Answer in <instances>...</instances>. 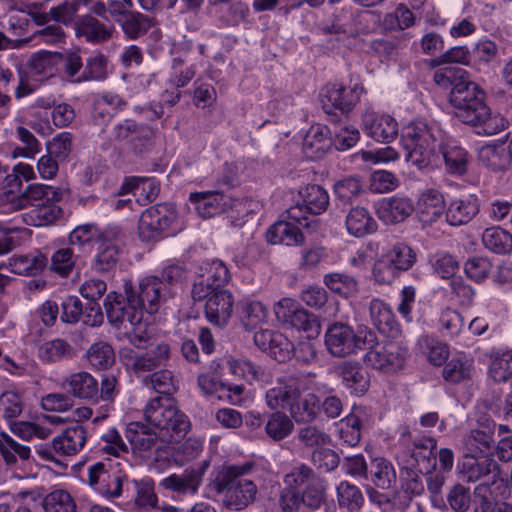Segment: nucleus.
<instances>
[{"instance_id": "f8f14e48", "label": "nucleus", "mask_w": 512, "mask_h": 512, "mask_svg": "<svg viewBox=\"0 0 512 512\" xmlns=\"http://www.w3.org/2000/svg\"><path fill=\"white\" fill-rule=\"evenodd\" d=\"M176 219V213L169 204L151 206L142 212L138 223V234L142 241L156 240Z\"/></svg>"}, {"instance_id": "0eeeda50", "label": "nucleus", "mask_w": 512, "mask_h": 512, "mask_svg": "<svg viewBox=\"0 0 512 512\" xmlns=\"http://www.w3.org/2000/svg\"><path fill=\"white\" fill-rule=\"evenodd\" d=\"M401 144L405 158L418 169L432 164L435 157L436 136L434 129L424 121H415L403 127Z\"/></svg>"}, {"instance_id": "c85d7f7f", "label": "nucleus", "mask_w": 512, "mask_h": 512, "mask_svg": "<svg viewBox=\"0 0 512 512\" xmlns=\"http://www.w3.org/2000/svg\"><path fill=\"white\" fill-rule=\"evenodd\" d=\"M190 201L203 218L213 217L234 207L231 194H190Z\"/></svg>"}, {"instance_id": "864d4df0", "label": "nucleus", "mask_w": 512, "mask_h": 512, "mask_svg": "<svg viewBox=\"0 0 512 512\" xmlns=\"http://www.w3.org/2000/svg\"><path fill=\"white\" fill-rule=\"evenodd\" d=\"M0 454L8 465L16 463L17 456L22 460L30 457V448L17 443L9 434L0 433Z\"/></svg>"}, {"instance_id": "7ed1b4c3", "label": "nucleus", "mask_w": 512, "mask_h": 512, "mask_svg": "<svg viewBox=\"0 0 512 512\" xmlns=\"http://www.w3.org/2000/svg\"><path fill=\"white\" fill-rule=\"evenodd\" d=\"M307 377L296 370H288L278 377L275 386L265 393L270 409H287L290 417L298 424L312 423L320 412V401L314 393L302 396L306 389Z\"/></svg>"}, {"instance_id": "a211bd4d", "label": "nucleus", "mask_w": 512, "mask_h": 512, "mask_svg": "<svg viewBox=\"0 0 512 512\" xmlns=\"http://www.w3.org/2000/svg\"><path fill=\"white\" fill-rule=\"evenodd\" d=\"M88 483L106 497H118L122 492L121 475L103 462H97L88 468Z\"/></svg>"}, {"instance_id": "338daca9", "label": "nucleus", "mask_w": 512, "mask_h": 512, "mask_svg": "<svg viewBox=\"0 0 512 512\" xmlns=\"http://www.w3.org/2000/svg\"><path fill=\"white\" fill-rule=\"evenodd\" d=\"M267 317L266 307L259 301H248L242 306L241 320L247 329L255 328Z\"/></svg>"}, {"instance_id": "c03bdc74", "label": "nucleus", "mask_w": 512, "mask_h": 512, "mask_svg": "<svg viewBox=\"0 0 512 512\" xmlns=\"http://www.w3.org/2000/svg\"><path fill=\"white\" fill-rule=\"evenodd\" d=\"M482 242L496 254H507L512 250V235L500 227L487 228L482 234Z\"/></svg>"}, {"instance_id": "cd10ccee", "label": "nucleus", "mask_w": 512, "mask_h": 512, "mask_svg": "<svg viewBox=\"0 0 512 512\" xmlns=\"http://www.w3.org/2000/svg\"><path fill=\"white\" fill-rule=\"evenodd\" d=\"M461 472L468 482H477L485 478H491L494 482L499 474V465L489 456H484L482 460H478L477 456H464Z\"/></svg>"}, {"instance_id": "0e129e2a", "label": "nucleus", "mask_w": 512, "mask_h": 512, "mask_svg": "<svg viewBox=\"0 0 512 512\" xmlns=\"http://www.w3.org/2000/svg\"><path fill=\"white\" fill-rule=\"evenodd\" d=\"M471 61V53L467 46H455L431 61V66L437 67L445 64H461L469 65Z\"/></svg>"}, {"instance_id": "1a4fd4ad", "label": "nucleus", "mask_w": 512, "mask_h": 512, "mask_svg": "<svg viewBox=\"0 0 512 512\" xmlns=\"http://www.w3.org/2000/svg\"><path fill=\"white\" fill-rule=\"evenodd\" d=\"M123 291L132 298V303L148 314L157 313L160 308L173 296V292L165 282H161L158 276H146L134 284L131 280H125Z\"/></svg>"}, {"instance_id": "4468645a", "label": "nucleus", "mask_w": 512, "mask_h": 512, "mask_svg": "<svg viewBox=\"0 0 512 512\" xmlns=\"http://www.w3.org/2000/svg\"><path fill=\"white\" fill-rule=\"evenodd\" d=\"M121 230L118 227H109L101 232L97 242L93 268L100 273L112 271L120 258Z\"/></svg>"}, {"instance_id": "423d86ee", "label": "nucleus", "mask_w": 512, "mask_h": 512, "mask_svg": "<svg viewBox=\"0 0 512 512\" xmlns=\"http://www.w3.org/2000/svg\"><path fill=\"white\" fill-rule=\"evenodd\" d=\"M145 421L159 430L168 441L184 437L190 428L188 417L173 403L171 397H155L144 409Z\"/></svg>"}, {"instance_id": "39448f33", "label": "nucleus", "mask_w": 512, "mask_h": 512, "mask_svg": "<svg viewBox=\"0 0 512 512\" xmlns=\"http://www.w3.org/2000/svg\"><path fill=\"white\" fill-rule=\"evenodd\" d=\"M254 464L246 462L240 465H225L215 471L210 487L223 497L226 507L241 510L252 504L258 494V487L246 476Z\"/></svg>"}, {"instance_id": "473e14b6", "label": "nucleus", "mask_w": 512, "mask_h": 512, "mask_svg": "<svg viewBox=\"0 0 512 512\" xmlns=\"http://www.w3.org/2000/svg\"><path fill=\"white\" fill-rule=\"evenodd\" d=\"M118 25L128 40H137L145 36L155 24V18L133 10L125 18L117 19Z\"/></svg>"}, {"instance_id": "412c9836", "label": "nucleus", "mask_w": 512, "mask_h": 512, "mask_svg": "<svg viewBox=\"0 0 512 512\" xmlns=\"http://www.w3.org/2000/svg\"><path fill=\"white\" fill-rule=\"evenodd\" d=\"M413 211V201L403 194L384 198L376 205L377 216L385 224L403 222Z\"/></svg>"}, {"instance_id": "bb28decb", "label": "nucleus", "mask_w": 512, "mask_h": 512, "mask_svg": "<svg viewBox=\"0 0 512 512\" xmlns=\"http://www.w3.org/2000/svg\"><path fill=\"white\" fill-rule=\"evenodd\" d=\"M86 440V429L82 425L75 424L54 437L52 447L60 455L71 456L77 454L84 447Z\"/></svg>"}, {"instance_id": "774afa93", "label": "nucleus", "mask_w": 512, "mask_h": 512, "mask_svg": "<svg viewBox=\"0 0 512 512\" xmlns=\"http://www.w3.org/2000/svg\"><path fill=\"white\" fill-rule=\"evenodd\" d=\"M334 135L332 137V145L339 151H345L358 142L360 138V133L358 129L349 126H338V124L334 125V130L332 131Z\"/></svg>"}, {"instance_id": "13d9d810", "label": "nucleus", "mask_w": 512, "mask_h": 512, "mask_svg": "<svg viewBox=\"0 0 512 512\" xmlns=\"http://www.w3.org/2000/svg\"><path fill=\"white\" fill-rule=\"evenodd\" d=\"M384 255L389 260H392L393 267L398 268L400 272L409 270L416 260V254L413 249L404 243L395 244Z\"/></svg>"}, {"instance_id": "bf43d9fd", "label": "nucleus", "mask_w": 512, "mask_h": 512, "mask_svg": "<svg viewBox=\"0 0 512 512\" xmlns=\"http://www.w3.org/2000/svg\"><path fill=\"white\" fill-rule=\"evenodd\" d=\"M24 409V401L22 394L14 391L7 390L0 395V410L3 417L7 420H12L21 415Z\"/></svg>"}, {"instance_id": "58836bf2", "label": "nucleus", "mask_w": 512, "mask_h": 512, "mask_svg": "<svg viewBox=\"0 0 512 512\" xmlns=\"http://www.w3.org/2000/svg\"><path fill=\"white\" fill-rule=\"evenodd\" d=\"M346 228L349 234L364 237L374 233L378 225L367 209L355 207L346 216Z\"/></svg>"}, {"instance_id": "6e6d98bb", "label": "nucleus", "mask_w": 512, "mask_h": 512, "mask_svg": "<svg viewBox=\"0 0 512 512\" xmlns=\"http://www.w3.org/2000/svg\"><path fill=\"white\" fill-rule=\"evenodd\" d=\"M298 441L307 448L317 449L330 443V436L316 425L310 423L297 431Z\"/></svg>"}, {"instance_id": "7c9ffc66", "label": "nucleus", "mask_w": 512, "mask_h": 512, "mask_svg": "<svg viewBox=\"0 0 512 512\" xmlns=\"http://www.w3.org/2000/svg\"><path fill=\"white\" fill-rule=\"evenodd\" d=\"M264 414V431L274 442H280L289 437L294 431V422L290 415L279 409Z\"/></svg>"}, {"instance_id": "69168bd1", "label": "nucleus", "mask_w": 512, "mask_h": 512, "mask_svg": "<svg viewBox=\"0 0 512 512\" xmlns=\"http://www.w3.org/2000/svg\"><path fill=\"white\" fill-rule=\"evenodd\" d=\"M58 57L57 72L62 68L70 82L78 83L76 79L84 67L80 54L78 52L58 53Z\"/></svg>"}, {"instance_id": "3c124183", "label": "nucleus", "mask_w": 512, "mask_h": 512, "mask_svg": "<svg viewBox=\"0 0 512 512\" xmlns=\"http://www.w3.org/2000/svg\"><path fill=\"white\" fill-rule=\"evenodd\" d=\"M323 281L332 292L344 297H349L358 290L356 279L345 273L326 274Z\"/></svg>"}, {"instance_id": "de8ad7c7", "label": "nucleus", "mask_w": 512, "mask_h": 512, "mask_svg": "<svg viewBox=\"0 0 512 512\" xmlns=\"http://www.w3.org/2000/svg\"><path fill=\"white\" fill-rule=\"evenodd\" d=\"M368 479L381 489H389L396 482V472L391 462L378 458L371 462Z\"/></svg>"}, {"instance_id": "f257e3e1", "label": "nucleus", "mask_w": 512, "mask_h": 512, "mask_svg": "<svg viewBox=\"0 0 512 512\" xmlns=\"http://www.w3.org/2000/svg\"><path fill=\"white\" fill-rule=\"evenodd\" d=\"M434 81L442 88H450L449 101L456 117L465 124L481 126L484 135H494L505 130L509 122L500 115H491L486 104V94L478 84L468 79L467 72L459 67H444L434 73Z\"/></svg>"}, {"instance_id": "5701e85b", "label": "nucleus", "mask_w": 512, "mask_h": 512, "mask_svg": "<svg viewBox=\"0 0 512 512\" xmlns=\"http://www.w3.org/2000/svg\"><path fill=\"white\" fill-rule=\"evenodd\" d=\"M407 437L412 446V458L417 463L419 471L423 473V470L434 469L436 466V439L420 432H408Z\"/></svg>"}, {"instance_id": "a878e982", "label": "nucleus", "mask_w": 512, "mask_h": 512, "mask_svg": "<svg viewBox=\"0 0 512 512\" xmlns=\"http://www.w3.org/2000/svg\"><path fill=\"white\" fill-rule=\"evenodd\" d=\"M67 392L81 400L98 401V380L86 371H80L69 375L64 381Z\"/></svg>"}, {"instance_id": "603ef678", "label": "nucleus", "mask_w": 512, "mask_h": 512, "mask_svg": "<svg viewBox=\"0 0 512 512\" xmlns=\"http://www.w3.org/2000/svg\"><path fill=\"white\" fill-rule=\"evenodd\" d=\"M136 490L135 504L141 509H152L158 503V497L155 493V484L152 478L144 477L139 480H133Z\"/></svg>"}, {"instance_id": "37998d69", "label": "nucleus", "mask_w": 512, "mask_h": 512, "mask_svg": "<svg viewBox=\"0 0 512 512\" xmlns=\"http://www.w3.org/2000/svg\"><path fill=\"white\" fill-rule=\"evenodd\" d=\"M337 502L341 509L358 512L364 503V496L356 485L342 481L336 488Z\"/></svg>"}, {"instance_id": "f704fd0d", "label": "nucleus", "mask_w": 512, "mask_h": 512, "mask_svg": "<svg viewBox=\"0 0 512 512\" xmlns=\"http://www.w3.org/2000/svg\"><path fill=\"white\" fill-rule=\"evenodd\" d=\"M370 316L379 332L388 336L398 333V324L391 308L380 299H373L369 305Z\"/></svg>"}, {"instance_id": "2f4dec72", "label": "nucleus", "mask_w": 512, "mask_h": 512, "mask_svg": "<svg viewBox=\"0 0 512 512\" xmlns=\"http://www.w3.org/2000/svg\"><path fill=\"white\" fill-rule=\"evenodd\" d=\"M343 384L352 394H363L369 386L367 373L357 362L345 361L338 367Z\"/></svg>"}, {"instance_id": "2eb2a0df", "label": "nucleus", "mask_w": 512, "mask_h": 512, "mask_svg": "<svg viewBox=\"0 0 512 512\" xmlns=\"http://www.w3.org/2000/svg\"><path fill=\"white\" fill-rule=\"evenodd\" d=\"M125 436L133 451L145 458L150 457L153 451L160 450L165 443L169 442L163 434L152 430L142 422H131Z\"/></svg>"}, {"instance_id": "aec40b11", "label": "nucleus", "mask_w": 512, "mask_h": 512, "mask_svg": "<svg viewBox=\"0 0 512 512\" xmlns=\"http://www.w3.org/2000/svg\"><path fill=\"white\" fill-rule=\"evenodd\" d=\"M362 129L375 141L389 143L398 134V123L389 115H378L374 111L366 110L362 115Z\"/></svg>"}, {"instance_id": "49530a36", "label": "nucleus", "mask_w": 512, "mask_h": 512, "mask_svg": "<svg viewBox=\"0 0 512 512\" xmlns=\"http://www.w3.org/2000/svg\"><path fill=\"white\" fill-rule=\"evenodd\" d=\"M44 512H77V505L71 494L63 489L48 493L42 501Z\"/></svg>"}, {"instance_id": "a18cd8bd", "label": "nucleus", "mask_w": 512, "mask_h": 512, "mask_svg": "<svg viewBox=\"0 0 512 512\" xmlns=\"http://www.w3.org/2000/svg\"><path fill=\"white\" fill-rule=\"evenodd\" d=\"M108 75V57L103 53L91 55L85 63L82 73L77 77L78 83L102 81Z\"/></svg>"}, {"instance_id": "ddd939ff", "label": "nucleus", "mask_w": 512, "mask_h": 512, "mask_svg": "<svg viewBox=\"0 0 512 512\" xmlns=\"http://www.w3.org/2000/svg\"><path fill=\"white\" fill-rule=\"evenodd\" d=\"M327 350L335 357H346L363 349L365 341L346 323L331 324L325 333Z\"/></svg>"}, {"instance_id": "4be33fe9", "label": "nucleus", "mask_w": 512, "mask_h": 512, "mask_svg": "<svg viewBox=\"0 0 512 512\" xmlns=\"http://www.w3.org/2000/svg\"><path fill=\"white\" fill-rule=\"evenodd\" d=\"M234 297L229 290H218L206 301L205 316L207 320L218 327L228 324L233 312Z\"/></svg>"}, {"instance_id": "9d476101", "label": "nucleus", "mask_w": 512, "mask_h": 512, "mask_svg": "<svg viewBox=\"0 0 512 512\" xmlns=\"http://www.w3.org/2000/svg\"><path fill=\"white\" fill-rule=\"evenodd\" d=\"M129 294L109 292L104 299V308L108 322L115 328H127L141 324L143 313L141 309L132 303Z\"/></svg>"}, {"instance_id": "a19ab883", "label": "nucleus", "mask_w": 512, "mask_h": 512, "mask_svg": "<svg viewBox=\"0 0 512 512\" xmlns=\"http://www.w3.org/2000/svg\"><path fill=\"white\" fill-rule=\"evenodd\" d=\"M491 166L497 169H506L512 165V133L507 134L506 140L489 145L482 149Z\"/></svg>"}, {"instance_id": "72a5a7b5", "label": "nucleus", "mask_w": 512, "mask_h": 512, "mask_svg": "<svg viewBox=\"0 0 512 512\" xmlns=\"http://www.w3.org/2000/svg\"><path fill=\"white\" fill-rule=\"evenodd\" d=\"M479 211V204L474 195H468L463 199H457L450 203L446 220L452 226L468 223Z\"/></svg>"}, {"instance_id": "680f3d73", "label": "nucleus", "mask_w": 512, "mask_h": 512, "mask_svg": "<svg viewBox=\"0 0 512 512\" xmlns=\"http://www.w3.org/2000/svg\"><path fill=\"white\" fill-rule=\"evenodd\" d=\"M203 277L210 282L216 291L225 290L226 286L231 280V274L227 266L221 260H213L208 264L206 273L202 274Z\"/></svg>"}, {"instance_id": "f3484780", "label": "nucleus", "mask_w": 512, "mask_h": 512, "mask_svg": "<svg viewBox=\"0 0 512 512\" xmlns=\"http://www.w3.org/2000/svg\"><path fill=\"white\" fill-rule=\"evenodd\" d=\"M478 428L470 430L463 439L464 456H490L495 450V423L490 419L478 421Z\"/></svg>"}, {"instance_id": "79ce46f5", "label": "nucleus", "mask_w": 512, "mask_h": 512, "mask_svg": "<svg viewBox=\"0 0 512 512\" xmlns=\"http://www.w3.org/2000/svg\"><path fill=\"white\" fill-rule=\"evenodd\" d=\"M472 371L473 364L471 360L465 357H454L445 364L442 376L445 381L451 384H459L470 380Z\"/></svg>"}, {"instance_id": "09e8293b", "label": "nucleus", "mask_w": 512, "mask_h": 512, "mask_svg": "<svg viewBox=\"0 0 512 512\" xmlns=\"http://www.w3.org/2000/svg\"><path fill=\"white\" fill-rule=\"evenodd\" d=\"M441 153L449 173L462 175L466 172L468 154L465 149L456 144H446L441 147Z\"/></svg>"}, {"instance_id": "393cba45", "label": "nucleus", "mask_w": 512, "mask_h": 512, "mask_svg": "<svg viewBox=\"0 0 512 512\" xmlns=\"http://www.w3.org/2000/svg\"><path fill=\"white\" fill-rule=\"evenodd\" d=\"M331 147L332 131L325 125H313L305 135L303 151L312 160L323 158Z\"/></svg>"}, {"instance_id": "20e7f679", "label": "nucleus", "mask_w": 512, "mask_h": 512, "mask_svg": "<svg viewBox=\"0 0 512 512\" xmlns=\"http://www.w3.org/2000/svg\"><path fill=\"white\" fill-rule=\"evenodd\" d=\"M284 484L279 498L284 512H315L327 503V481L306 464L292 467Z\"/></svg>"}, {"instance_id": "dca6fc26", "label": "nucleus", "mask_w": 512, "mask_h": 512, "mask_svg": "<svg viewBox=\"0 0 512 512\" xmlns=\"http://www.w3.org/2000/svg\"><path fill=\"white\" fill-rule=\"evenodd\" d=\"M407 349L397 342L377 343L364 356L366 365L377 370L390 371L403 365Z\"/></svg>"}, {"instance_id": "b1692460", "label": "nucleus", "mask_w": 512, "mask_h": 512, "mask_svg": "<svg viewBox=\"0 0 512 512\" xmlns=\"http://www.w3.org/2000/svg\"><path fill=\"white\" fill-rule=\"evenodd\" d=\"M75 33L78 37H84L89 43L102 44L113 37L115 27L111 23H103L97 18L86 14L75 21Z\"/></svg>"}, {"instance_id": "c756f323", "label": "nucleus", "mask_w": 512, "mask_h": 512, "mask_svg": "<svg viewBox=\"0 0 512 512\" xmlns=\"http://www.w3.org/2000/svg\"><path fill=\"white\" fill-rule=\"evenodd\" d=\"M58 52L34 53L27 63V74L31 80L43 82L57 74Z\"/></svg>"}, {"instance_id": "4d7b16f0", "label": "nucleus", "mask_w": 512, "mask_h": 512, "mask_svg": "<svg viewBox=\"0 0 512 512\" xmlns=\"http://www.w3.org/2000/svg\"><path fill=\"white\" fill-rule=\"evenodd\" d=\"M10 429L13 434L25 441H29L34 437L46 439L52 433L50 428L28 421L10 422Z\"/></svg>"}, {"instance_id": "9b49d317", "label": "nucleus", "mask_w": 512, "mask_h": 512, "mask_svg": "<svg viewBox=\"0 0 512 512\" xmlns=\"http://www.w3.org/2000/svg\"><path fill=\"white\" fill-rule=\"evenodd\" d=\"M113 136L119 142H126L131 152L143 155L150 152L154 146V130L145 124L125 119L113 128Z\"/></svg>"}, {"instance_id": "6ab92c4d", "label": "nucleus", "mask_w": 512, "mask_h": 512, "mask_svg": "<svg viewBox=\"0 0 512 512\" xmlns=\"http://www.w3.org/2000/svg\"><path fill=\"white\" fill-rule=\"evenodd\" d=\"M210 466L209 460L202 461L197 467L186 469L181 475L172 474L161 480L160 486L180 494H196L202 478Z\"/></svg>"}, {"instance_id": "052dcab7", "label": "nucleus", "mask_w": 512, "mask_h": 512, "mask_svg": "<svg viewBox=\"0 0 512 512\" xmlns=\"http://www.w3.org/2000/svg\"><path fill=\"white\" fill-rule=\"evenodd\" d=\"M131 330L127 332V338L129 343L137 350H150L160 341H156V338L152 331L141 324L130 326Z\"/></svg>"}, {"instance_id": "6e6552de", "label": "nucleus", "mask_w": 512, "mask_h": 512, "mask_svg": "<svg viewBox=\"0 0 512 512\" xmlns=\"http://www.w3.org/2000/svg\"><path fill=\"white\" fill-rule=\"evenodd\" d=\"M365 89L361 83L344 85L342 83L328 84L320 94V102L327 120L333 124H340L347 119L350 112L360 102Z\"/></svg>"}, {"instance_id": "e433bc0d", "label": "nucleus", "mask_w": 512, "mask_h": 512, "mask_svg": "<svg viewBox=\"0 0 512 512\" xmlns=\"http://www.w3.org/2000/svg\"><path fill=\"white\" fill-rule=\"evenodd\" d=\"M47 257L39 251L27 255H14L9 259L11 271L15 274L36 276L47 266Z\"/></svg>"}, {"instance_id": "f03ea898", "label": "nucleus", "mask_w": 512, "mask_h": 512, "mask_svg": "<svg viewBox=\"0 0 512 512\" xmlns=\"http://www.w3.org/2000/svg\"><path fill=\"white\" fill-rule=\"evenodd\" d=\"M171 358L170 344L161 340L147 351H136L125 347L120 351V359L126 369L140 378L145 386L170 397L178 389L172 371L164 369Z\"/></svg>"}, {"instance_id": "4c0bfd02", "label": "nucleus", "mask_w": 512, "mask_h": 512, "mask_svg": "<svg viewBox=\"0 0 512 512\" xmlns=\"http://www.w3.org/2000/svg\"><path fill=\"white\" fill-rule=\"evenodd\" d=\"M445 202L443 194H420L416 207L420 222L423 224H432L443 214Z\"/></svg>"}, {"instance_id": "c9c22d12", "label": "nucleus", "mask_w": 512, "mask_h": 512, "mask_svg": "<svg viewBox=\"0 0 512 512\" xmlns=\"http://www.w3.org/2000/svg\"><path fill=\"white\" fill-rule=\"evenodd\" d=\"M266 239L271 244L287 246L301 245L304 242L300 228L289 221H279L273 224L266 233Z\"/></svg>"}, {"instance_id": "8fccbe9b", "label": "nucleus", "mask_w": 512, "mask_h": 512, "mask_svg": "<svg viewBox=\"0 0 512 512\" xmlns=\"http://www.w3.org/2000/svg\"><path fill=\"white\" fill-rule=\"evenodd\" d=\"M86 357L92 367L98 370L108 369L115 362L113 347L104 341H99L90 346Z\"/></svg>"}, {"instance_id": "e2e57ef3", "label": "nucleus", "mask_w": 512, "mask_h": 512, "mask_svg": "<svg viewBox=\"0 0 512 512\" xmlns=\"http://www.w3.org/2000/svg\"><path fill=\"white\" fill-rule=\"evenodd\" d=\"M76 256L71 248H61L51 257L50 269L62 277H67L73 270Z\"/></svg>"}, {"instance_id": "5fc2aeb1", "label": "nucleus", "mask_w": 512, "mask_h": 512, "mask_svg": "<svg viewBox=\"0 0 512 512\" xmlns=\"http://www.w3.org/2000/svg\"><path fill=\"white\" fill-rule=\"evenodd\" d=\"M489 373L496 382L512 381V350L496 354L490 363Z\"/></svg>"}, {"instance_id": "ea45409f", "label": "nucleus", "mask_w": 512, "mask_h": 512, "mask_svg": "<svg viewBox=\"0 0 512 512\" xmlns=\"http://www.w3.org/2000/svg\"><path fill=\"white\" fill-rule=\"evenodd\" d=\"M74 348L64 339L56 338L42 343L38 348V356L45 363H54L73 358Z\"/></svg>"}]
</instances>
